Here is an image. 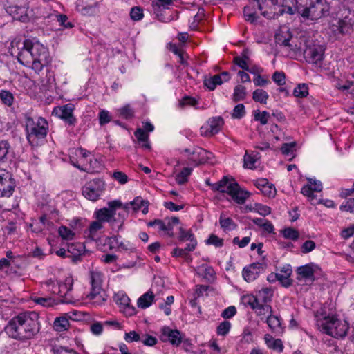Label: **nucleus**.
Wrapping results in <instances>:
<instances>
[{"instance_id": "f257e3e1", "label": "nucleus", "mask_w": 354, "mask_h": 354, "mask_svg": "<svg viewBox=\"0 0 354 354\" xmlns=\"http://www.w3.org/2000/svg\"><path fill=\"white\" fill-rule=\"evenodd\" d=\"M39 315L35 312H26L13 317L4 331L9 337L25 340L32 338L39 331Z\"/></svg>"}, {"instance_id": "f03ea898", "label": "nucleus", "mask_w": 354, "mask_h": 354, "mask_svg": "<svg viewBox=\"0 0 354 354\" xmlns=\"http://www.w3.org/2000/svg\"><path fill=\"white\" fill-rule=\"evenodd\" d=\"M17 60L22 65L31 67L37 73L51 62L48 49L38 41L31 39L24 41Z\"/></svg>"}, {"instance_id": "7ed1b4c3", "label": "nucleus", "mask_w": 354, "mask_h": 354, "mask_svg": "<svg viewBox=\"0 0 354 354\" xmlns=\"http://www.w3.org/2000/svg\"><path fill=\"white\" fill-rule=\"evenodd\" d=\"M284 0H249V3L244 7L243 14L244 17L247 21L252 24L255 23L259 18L257 15V10H261V15L265 17H272V12L268 10H263L264 8H272L275 6H282L279 10V15H283L284 12L292 15L295 10L290 6H284Z\"/></svg>"}, {"instance_id": "20e7f679", "label": "nucleus", "mask_w": 354, "mask_h": 354, "mask_svg": "<svg viewBox=\"0 0 354 354\" xmlns=\"http://www.w3.org/2000/svg\"><path fill=\"white\" fill-rule=\"evenodd\" d=\"M26 138L28 143L35 147L41 145L45 140L49 129L48 121L41 116H31L26 113L23 122Z\"/></svg>"}, {"instance_id": "39448f33", "label": "nucleus", "mask_w": 354, "mask_h": 354, "mask_svg": "<svg viewBox=\"0 0 354 354\" xmlns=\"http://www.w3.org/2000/svg\"><path fill=\"white\" fill-rule=\"evenodd\" d=\"M295 10L304 18L317 20L329 15L330 6L326 0H295Z\"/></svg>"}, {"instance_id": "423d86ee", "label": "nucleus", "mask_w": 354, "mask_h": 354, "mask_svg": "<svg viewBox=\"0 0 354 354\" xmlns=\"http://www.w3.org/2000/svg\"><path fill=\"white\" fill-rule=\"evenodd\" d=\"M315 318L318 328L323 333L335 338H342L346 335L348 326L335 315H326L323 312L317 311Z\"/></svg>"}, {"instance_id": "0eeeda50", "label": "nucleus", "mask_w": 354, "mask_h": 354, "mask_svg": "<svg viewBox=\"0 0 354 354\" xmlns=\"http://www.w3.org/2000/svg\"><path fill=\"white\" fill-rule=\"evenodd\" d=\"M206 184L209 185L214 192L227 193L238 204H243L250 195L249 192L240 187L234 179L227 176L223 177L221 180L215 183H211L207 179Z\"/></svg>"}, {"instance_id": "6e6552de", "label": "nucleus", "mask_w": 354, "mask_h": 354, "mask_svg": "<svg viewBox=\"0 0 354 354\" xmlns=\"http://www.w3.org/2000/svg\"><path fill=\"white\" fill-rule=\"evenodd\" d=\"M187 155L190 163L195 167L205 164L212 157V153L199 147L186 148L183 151Z\"/></svg>"}, {"instance_id": "1a4fd4ad", "label": "nucleus", "mask_w": 354, "mask_h": 354, "mask_svg": "<svg viewBox=\"0 0 354 354\" xmlns=\"http://www.w3.org/2000/svg\"><path fill=\"white\" fill-rule=\"evenodd\" d=\"M105 189V184L101 179H93L82 187V194L87 199L95 201L102 195Z\"/></svg>"}, {"instance_id": "9d476101", "label": "nucleus", "mask_w": 354, "mask_h": 354, "mask_svg": "<svg viewBox=\"0 0 354 354\" xmlns=\"http://www.w3.org/2000/svg\"><path fill=\"white\" fill-rule=\"evenodd\" d=\"M46 287L50 286L55 290H52V294H57L62 298L61 302L68 304L71 302V298L70 297V292L73 288V283L71 279H66L65 283L59 284L57 282L50 279L45 282Z\"/></svg>"}, {"instance_id": "9b49d317", "label": "nucleus", "mask_w": 354, "mask_h": 354, "mask_svg": "<svg viewBox=\"0 0 354 354\" xmlns=\"http://www.w3.org/2000/svg\"><path fill=\"white\" fill-rule=\"evenodd\" d=\"M16 187L12 174L8 171L0 169V198L10 197Z\"/></svg>"}, {"instance_id": "f8f14e48", "label": "nucleus", "mask_w": 354, "mask_h": 354, "mask_svg": "<svg viewBox=\"0 0 354 354\" xmlns=\"http://www.w3.org/2000/svg\"><path fill=\"white\" fill-rule=\"evenodd\" d=\"M122 203L119 200H114L108 203V207L101 208L95 212L97 219L102 223L107 222L111 225L113 214L122 207Z\"/></svg>"}, {"instance_id": "ddd939ff", "label": "nucleus", "mask_w": 354, "mask_h": 354, "mask_svg": "<svg viewBox=\"0 0 354 354\" xmlns=\"http://www.w3.org/2000/svg\"><path fill=\"white\" fill-rule=\"evenodd\" d=\"M73 111L74 106L72 104H67L55 107L53 113L64 120L68 126H75L77 119L73 115Z\"/></svg>"}, {"instance_id": "4468645a", "label": "nucleus", "mask_w": 354, "mask_h": 354, "mask_svg": "<svg viewBox=\"0 0 354 354\" xmlns=\"http://www.w3.org/2000/svg\"><path fill=\"white\" fill-rule=\"evenodd\" d=\"M160 339L162 342H169L172 345L178 346L182 342V336L178 330L165 326L161 330Z\"/></svg>"}, {"instance_id": "2eb2a0df", "label": "nucleus", "mask_w": 354, "mask_h": 354, "mask_svg": "<svg viewBox=\"0 0 354 354\" xmlns=\"http://www.w3.org/2000/svg\"><path fill=\"white\" fill-rule=\"evenodd\" d=\"M6 11L16 20L22 22H27L30 20L28 8L25 6H19L17 5H11L6 8Z\"/></svg>"}, {"instance_id": "dca6fc26", "label": "nucleus", "mask_w": 354, "mask_h": 354, "mask_svg": "<svg viewBox=\"0 0 354 354\" xmlns=\"http://www.w3.org/2000/svg\"><path fill=\"white\" fill-rule=\"evenodd\" d=\"M114 299L118 305L121 306L124 309V313L127 316H132L136 314V308L130 304V299L122 292H118L114 296Z\"/></svg>"}, {"instance_id": "f3484780", "label": "nucleus", "mask_w": 354, "mask_h": 354, "mask_svg": "<svg viewBox=\"0 0 354 354\" xmlns=\"http://www.w3.org/2000/svg\"><path fill=\"white\" fill-rule=\"evenodd\" d=\"M14 158V151L8 140H0V165L12 162Z\"/></svg>"}, {"instance_id": "a211bd4d", "label": "nucleus", "mask_w": 354, "mask_h": 354, "mask_svg": "<svg viewBox=\"0 0 354 354\" xmlns=\"http://www.w3.org/2000/svg\"><path fill=\"white\" fill-rule=\"evenodd\" d=\"M304 56L309 63L318 64L323 59L324 50L320 46L308 47L304 51Z\"/></svg>"}, {"instance_id": "6ab92c4d", "label": "nucleus", "mask_w": 354, "mask_h": 354, "mask_svg": "<svg viewBox=\"0 0 354 354\" xmlns=\"http://www.w3.org/2000/svg\"><path fill=\"white\" fill-rule=\"evenodd\" d=\"M263 270V265L259 263L250 264L245 267L242 272V275L246 281L250 282L255 280Z\"/></svg>"}, {"instance_id": "aec40b11", "label": "nucleus", "mask_w": 354, "mask_h": 354, "mask_svg": "<svg viewBox=\"0 0 354 354\" xmlns=\"http://www.w3.org/2000/svg\"><path fill=\"white\" fill-rule=\"evenodd\" d=\"M86 298L93 300L97 305H102L107 299L106 292L100 286H91V292L87 295Z\"/></svg>"}, {"instance_id": "412c9836", "label": "nucleus", "mask_w": 354, "mask_h": 354, "mask_svg": "<svg viewBox=\"0 0 354 354\" xmlns=\"http://www.w3.org/2000/svg\"><path fill=\"white\" fill-rule=\"evenodd\" d=\"M223 119L221 117H215L209 119L207 122L206 131L203 133L206 136H212L218 133L223 125Z\"/></svg>"}, {"instance_id": "4be33fe9", "label": "nucleus", "mask_w": 354, "mask_h": 354, "mask_svg": "<svg viewBox=\"0 0 354 354\" xmlns=\"http://www.w3.org/2000/svg\"><path fill=\"white\" fill-rule=\"evenodd\" d=\"M85 247L81 243H71L68 245L67 252L68 257L71 259L73 263H77L81 260L82 255L84 253Z\"/></svg>"}, {"instance_id": "5701e85b", "label": "nucleus", "mask_w": 354, "mask_h": 354, "mask_svg": "<svg viewBox=\"0 0 354 354\" xmlns=\"http://www.w3.org/2000/svg\"><path fill=\"white\" fill-rule=\"evenodd\" d=\"M121 210L116 211V214H113L111 227L113 230L119 231L122 229L124 222L128 216V211L124 207H120Z\"/></svg>"}, {"instance_id": "b1692460", "label": "nucleus", "mask_w": 354, "mask_h": 354, "mask_svg": "<svg viewBox=\"0 0 354 354\" xmlns=\"http://www.w3.org/2000/svg\"><path fill=\"white\" fill-rule=\"evenodd\" d=\"M264 341L270 349L278 353H281L283 351L284 346L281 339H274L271 335L266 334L264 335Z\"/></svg>"}, {"instance_id": "393cba45", "label": "nucleus", "mask_w": 354, "mask_h": 354, "mask_svg": "<svg viewBox=\"0 0 354 354\" xmlns=\"http://www.w3.org/2000/svg\"><path fill=\"white\" fill-rule=\"evenodd\" d=\"M336 17L347 22L354 24V10H351L344 5L339 7V10L336 13Z\"/></svg>"}, {"instance_id": "a878e982", "label": "nucleus", "mask_w": 354, "mask_h": 354, "mask_svg": "<svg viewBox=\"0 0 354 354\" xmlns=\"http://www.w3.org/2000/svg\"><path fill=\"white\" fill-rule=\"evenodd\" d=\"M266 323L273 333L277 335H280L283 333V329L281 326V320L277 316L272 315H268L266 319Z\"/></svg>"}, {"instance_id": "bb28decb", "label": "nucleus", "mask_w": 354, "mask_h": 354, "mask_svg": "<svg viewBox=\"0 0 354 354\" xmlns=\"http://www.w3.org/2000/svg\"><path fill=\"white\" fill-rule=\"evenodd\" d=\"M154 299V295L153 292L149 290L138 299V306L140 308L145 309L149 307L153 303Z\"/></svg>"}, {"instance_id": "cd10ccee", "label": "nucleus", "mask_w": 354, "mask_h": 354, "mask_svg": "<svg viewBox=\"0 0 354 354\" xmlns=\"http://www.w3.org/2000/svg\"><path fill=\"white\" fill-rule=\"evenodd\" d=\"M145 204H149L148 201L143 200L141 197H136L132 201L122 204V207H124L127 211L129 208H132L133 211H138L142 206H145Z\"/></svg>"}, {"instance_id": "c85d7f7f", "label": "nucleus", "mask_w": 354, "mask_h": 354, "mask_svg": "<svg viewBox=\"0 0 354 354\" xmlns=\"http://www.w3.org/2000/svg\"><path fill=\"white\" fill-rule=\"evenodd\" d=\"M69 327V322L66 317H57L53 322V328L56 331L63 332Z\"/></svg>"}, {"instance_id": "c756f323", "label": "nucleus", "mask_w": 354, "mask_h": 354, "mask_svg": "<svg viewBox=\"0 0 354 354\" xmlns=\"http://www.w3.org/2000/svg\"><path fill=\"white\" fill-rule=\"evenodd\" d=\"M222 83L223 80L221 79V75H215L204 80V85L209 91L214 90L217 85H221Z\"/></svg>"}, {"instance_id": "7c9ffc66", "label": "nucleus", "mask_w": 354, "mask_h": 354, "mask_svg": "<svg viewBox=\"0 0 354 354\" xmlns=\"http://www.w3.org/2000/svg\"><path fill=\"white\" fill-rule=\"evenodd\" d=\"M103 227L102 223L97 219L93 221L88 228V237L92 240H95L97 236V232Z\"/></svg>"}, {"instance_id": "2f4dec72", "label": "nucleus", "mask_w": 354, "mask_h": 354, "mask_svg": "<svg viewBox=\"0 0 354 354\" xmlns=\"http://www.w3.org/2000/svg\"><path fill=\"white\" fill-rule=\"evenodd\" d=\"M219 223L221 228L224 231H230L236 228V224L233 220L230 217H225L224 214H221L219 218Z\"/></svg>"}, {"instance_id": "473e14b6", "label": "nucleus", "mask_w": 354, "mask_h": 354, "mask_svg": "<svg viewBox=\"0 0 354 354\" xmlns=\"http://www.w3.org/2000/svg\"><path fill=\"white\" fill-rule=\"evenodd\" d=\"M246 88L245 86L239 84L234 87V93L232 95V100L235 102L245 100L246 97Z\"/></svg>"}, {"instance_id": "72a5a7b5", "label": "nucleus", "mask_w": 354, "mask_h": 354, "mask_svg": "<svg viewBox=\"0 0 354 354\" xmlns=\"http://www.w3.org/2000/svg\"><path fill=\"white\" fill-rule=\"evenodd\" d=\"M297 272L304 279H313L314 277V270L310 265L299 267L297 270Z\"/></svg>"}, {"instance_id": "f704fd0d", "label": "nucleus", "mask_w": 354, "mask_h": 354, "mask_svg": "<svg viewBox=\"0 0 354 354\" xmlns=\"http://www.w3.org/2000/svg\"><path fill=\"white\" fill-rule=\"evenodd\" d=\"M272 295L273 291L271 288H263L259 291L257 297L259 299V301H261L263 303L266 304L267 302L271 301Z\"/></svg>"}, {"instance_id": "c9c22d12", "label": "nucleus", "mask_w": 354, "mask_h": 354, "mask_svg": "<svg viewBox=\"0 0 354 354\" xmlns=\"http://www.w3.org/2000/svg\"><path fill=\"white\" fill-rule=\"evenodd\" d=\"M248 60H249V57L244 54H242L241 56H237L234 58V62L237 66L246 71L254 73V72L250 69L249 66H248Z\"/></svg>"}, {"instance_id": "e433bc0d", "label": "nucleus", "mask_w": 354, "mask_h": 354, "mask_svg": "<svg viewBox=\"0 0 354 354\" xmlns=\"http://www.w3.org/2000/svg\"><path fill=\"white\" fill-rule=\"evenodd\" d=\"M269 97L268 93L263 89H256L252 93V99L257 102L261 104H266L267 100Z\"/></svg>"}, {"instance_id": "4c0bfd02", "label": "nucleus", "mask_w": 354, "mask_h": 354, "mask_svg": "<svg viewBox=\"0 0 354 354\" xmlns=\"http://www.w3.org/2000/svg\"><path fill=\"white\" fill-rule=\"evenodd\" d=\"M192 171V169L189 167H184L182 171L177 174L176 177V181L179 185H183L186 183L188 180V177L190 176Z\"/></svg>"}, {"instance_id": "58836bf2", "label": "nucleus", "mask_w": 354, "mask_h": 354, "mask_svg": "<svg viewBox=\"0 0 354 354\" xmlns=\"http://www.w3.org/2000/svg\"><path fill=\"white\" fill-rule=\"evenodd\" d=\"M32 300L35 303L41 305L44 307H51L57 303L55 301L50 297H34Z\"/></svg>"}, {"instance_id": "ea45409f", "label": "nucleus", "mask_w": 354, "mask_h": 354, "mask_svg": "<svg viewBox=\"0 0 354 354\" xmlns=\"http://www.w3.org/2000/svg\"><path fill=\"white\" fill-rule=\"evenodd\" d=\"M48 17L50 18L52 20H56L64 28L73 27L72 24L67 21L68 17L64 15L50 14Z\"/></svg>"}, {"instance_id": "a19ab883", "label": "nucleus", "mask_w": 354, "mask_h": 354, "mask_svg": "<svg viewBox=\"0 0 354 354\" xmlns=\"http://www.w3.org/2000/svg\"><path fill=\"white\" fill-rule=\"evenodd\" d=\"M90 280L91 286L102 287V274L99 271H90Z\"/></svg>"}, {"instance_id": "79ce46f5", "label": "nucleus", "mask_w": 354, "mask_h": 354, "mask_svg": "<svg viewBox=\"0 0 354 354\" xmlns=\"http://www.w3.org/2000/svg\"><path fill=\"white\" fill-rule=\"evenodd\" d=\"M232 327L231 323L229 321L225 320L219 324L216 328V333L220 336H226Z\"/></svg>"}, {"instance_id": "37998d69", "label": "nucleus", "mask_w": 354, "mask_h": 354, "mask_svg": "<svg viewBox=\"0 0 354 354\" xmlns=\"http://www.w3.org/2000/svg\"><path fill=\"white\" fill-rule=\"evenodd\" d=\"M0 99L4 104L8 106H12L14 102L12 93L7 90H1L0 91Z\"/></svg>"}, {"instance_id": "c03bdc74", "label": "nucleus", "mask_w": 354, "mask_h": 354, "mask_svg": "<svg viewBox=\"0 0 354 354\" xmlns=\"http://www.w3.org/2000/svg\"><path fill=\"white\" fill-rule=\"evenodd\" d=\"M254 310L258 316H266V315L268 316L272 315V308L270 305L267 304L259 303Z\"/></svg>"}, {"instance_id": "a18cd8bd", "label": "nucleus", "mask_w": 354, "mask_h": 354, "mask_svg": "<svg viewBox=\"0 0 354 354\" xmlns=\"http://www.w3.org/2000/svg\"><path fill=\"white\" fill-rule=\"evenodd\" d=\"M354 24L347 22L342 19H338L337 25V30L341 34L348 33L352 29Z\"/></svg>"}, {"instance_id": "49530a36", "label": "nucleus", "mask_w": 354, "mask_h": 354, "mask_svg": "<svg viewBox=\"0 0 354 354\" xmlns=\"http://www.w3.org/2000/svg\"><path fill=\"white\" fill-rule=\"evenodd\" d=\"M242 301L245 305L250 306L252 310L257 308V306L259 304L257 297H255L252 295H247L243 296L242 297Z\"/></svg>"}, {"instance_id": "de8ad7c7", "label": "nucleus", "mask_w": 354, "mask_h": 354, "mask_svg": "<svg viewBox=\"0 0 354 354\" xmlns=\"http://www.w3.org/2000/svg\"><path fill=\"white\" fill-rule=\"evenodd\" d=\"M293 95L297 97H305L308 95V87L306 84H300L293 91Z\"/></svg>"}, {"instance_id": "09e8293b", "label": "nucleus", "mask_w": 354, "mask_h": 354, "mask_svg": "<svg viewBox=\"0 0 354 354\" xmlns=\"http://www.w3.org/2000/svg\"><path fill=\"white\" fill-rule=\"evenodd\" d=\"M59 236L65 240H72L75 236V233L66 226H61L58 230Z\"/></svg>"}, {"instance_id": "8fccbe9b", "label": "nucleus", "mask_w": 354, "mask_h": 354, "mask_svg": "<svg viewBox=\"0 0 354 354\" xmlns=\"http://www.w3.org/2000/svg\"><path fill=\"white\" fill-rule=\"evenodd\" d=\"M118 112L120 115L126 120L131 119L134 115V111L129 104L118 109Z\"/></svg>"}, {"instance_id": "3c124183", "label": "nucleus", "mask_w": 354, "mask_h": 354, "mask_svg": "<svg viewBox=\"0 0 354 354\" xmlns=\"http://www.w3.org/2000/svg\"><path fill=\"white\" fill-rule=\"evenodd\" d=\"M282 234L286 239L295 241L299 237V232L297 230L292 228L287 227L282 230Z\"/></svg>"}, {"instance_id": "603ef678", "label": "nucleus", "mask_w": 354, "mask_h": 354, "mask_svg": "<svg viewBox=\"0 0 354 354\" xmlns=\"http://www.w3.org/2000/svg\"><path fill=\"white\" fill-rule=\"evenodd\" d=\"M269 117V113L266 111H263L262 112L257 111L254 112V120L257 121H259L262 125H264L268 123Z\"/></svg>"}, {"instance_id": "864d4df0", "label": "nucleus", "mask_w": 354, "mask_h": 354, "mask_svg": "<svg viewBox=\"0 0 354 354\" xmlns=\"http://www.w3.org/2000/svg\"><path fill=\"white\" fill-rule=\"evenodd\" d=\"M296 142L284 143L281 147V151L286 156L292 155L295 151Z\"/></svg>"}, {"instance_id": "5fc2aeb1", "label": "nucleus", "mask_w": 354, "mask_h": 354, "mask_svg": "<svg viewBox=\"0 0 354 354\" xmlns=\"http://www.w3.org/2000/svg\"><path fill=\"white\" fill-rule=\"evenodd\" d=\"M245 114V106L243 104H239L233 109L232 117L233 118L240 119Z\"/></svg>"}, {"instance_id": "6e6d98bb", "label": "nucleus", "mask_w": 354, "mask_h": 354, "mask_svg": "<svg viewBox=\"0 0 354 354\" xmlns=\"http://www.w3.org/2000/svg\"><path fill=\"white\" fill-rule=\"evenodd\" d=\"M206 243L208 245H213L216 247H222L223 245V239L219 238L215 234H211L208 239L206 241Z\"/></svg>"}, {"instance_id": "4d7b16f0", "label": "nucleus", "mask_w": 354, "mask_h": 354, "mask_svg": "<svg viewBox=\"0 0 354 354\" xmlns=\"http://www.w3.org/2000/svg\"><path fill=\"white\" fill-rule=\"evenodd\" d=\"M257 161V158L252 156L250 154H248L247 152L244 156V167L248 169H254L255 167V163Z\"/></svg>"}, {"instance_id": "13d9d810", "label": "nucleus", "mask_w": 354, "mask_h": 354, "mask_svg": "<svg viewBox=\"0 0 354 354\" xmlns=\"http://www.w3.org/2000/svg\"><path fill=\"white\" fill-rule=\"evenodd\" d=\"M194 235L191 231H186L183 227H180V234L178 239L180 241H190L194 239Z\"/></svg>"}, {"instance_id": "bf43d9fd", "label": "nucleus", "mask_w": 354, "mask_h": 354, "mask_svg": "<svg viewBox=\"0 0 354 354\" xmlns=\"http://www.w3.org/2000/svg\"><path fill=\"white\" fill-rule=\"evenodd\" d=\"M124 340L128 342H139L141 340V337L138 333L136 331H130L126 333L124 337Z\"/></svg>"}, {"instance_id": "052dcab7", "label": "nucleus", "mask_w": 354, "mask_h": 354, "mask_svg": "<svg viewBox=\"0 0 354 354\" xmlns=\"http://www.w3.org/2000/svg\"><path fill=\"white\" fill-rule=\"evenodd\" d=\"M130 16L133 21L140 20L143 17V11L140 7H133L131 10Z\"/></svg>"}, {"instance_id": "680f3d73", "label": "nucleus", "mask_w": 354, "mask_h": 354, "mask_svg": "<svg viewBox=\"0 0 354 354\" xmlns=\"http://www.w3.org/2000/svg\"><path fill=\"white\" fill-rule=\"evenodd\" d=\"M236 313V308L234 306H230L224 309L221 313V317L224 319H230Z\"/></svg>"}, {"instance_id": "e2e57ef3", "label": "nucleus", "mask_w": 354, "mask_h": 354, "mask_svg": "<svg viewBox=\"0 0 354 354\" xmlns=\"http://www.w3.org/2000/svg\"><path fill=\"white\" fill-rule=\"evenodd\" d=\"M342 211L349 212L354 214V198L348 199L345 203H343L340 206Z\"/></svg>"}, {"instance_id": "0e129e2a", "label": "nucleus", "mask_w": 354, "mask_h": 354, "mask_svg": "<svg viewBox=\"0 0 354 354\" xmlns=\"http://www.w3.org/2000/svg\"><path fill=\"white\" fill-rule=\"evenodd\" d=\"M111 121V116L109 111L102 110L99 113V123L101 126L109 123Z\"/></svg>"}, {"instance_id": "69168bd1", "label": "nucleus", "mask_w": 354, "mask_h": 354, "mask_svg": "<svg viewBox=\"0 0 354 354\" xmlns=\"http://www.w3.org/2000/svg\"><path fill=\"white\" fill-rule=\"evenodd\" d=\"M285 74L283 72L276 71L272 75L273 81L279 86L285 84Z\"/></svg>"}, {"instance_id": "338daca9", "label": "nucleus", "mask_w": 354, "mask_h": 354, "mask_svg": "<svg viewBox=\"0 0 354 354\" xmlns=\"http://www.w3.org/2000/svg\"><path fill=\"white\" fill-rule=\"evenodd\" d=\"M354 234V225H351L347 228L343 229L341 231L340 235L343 239H348L353 236Z\"/></svg>"}, {"instance_id": "774afa93", "label": "nucleus", "mask_w": 354, "mask_h": 354, "mask_svg": "<svg viewBox=\"0 0 354 354\" xmlns=\"http://www.w3.org/2000/svg\"><path fill=\"white\" fill-rule=\"evenodd\" d=\"M54 354H79L72 349H68L64 347H54L53 348Z\"/></svg>"}]
</instances>
